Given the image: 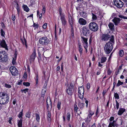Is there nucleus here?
I'll return each instance as SVG.
<instances>
[{
    "label": "nucleus",
    "instance_id": "obj_17",
    "mask_svg": "<svg viewBox=\"0 0 127 127\" xmlns=\"http://www.w3.org/2000/svg\"><path fill=\"white\" fill-rule=\"evenodd\" d=\"M84 103H83V102L82 103L79 101L78 103V106L82 110L84 108Z\"/></svg>",
    "mask_w": 127,
    "mask_h": 127
},
{
    "label": "nucleus",
    "instance_id": "obj_29",
    "mask_svg": "<svg viewBox=\"0 0 127 127\" xmlns=\"http://www.w3.org/2000/svg\"><path fill=\"white\" fill-rule=\"evenodd\" d=\"M87 13L84 12H83L82 13H80V15L81 16L84 17L85 18L87 17Z\"/></svg>",
    "mask_w": 127,
    "mask_h": 127
},
{
    "label": "nucleus",
    "instance_id": "obj_41",
    "mask_svg": "<svg viewBox=\"0 0 127 127\" xmlns=\"http://www.w3.org/2000/svg\"><path fill=\"white\" fill-rule=\"evenodd\" d=\"M17 13L18 14V15L20 12V7L19 6V5L18 3L17 4Z\"/></svg>",
    "mask_w": 127,
    "mask_h": 127
},
{
    "label": "nucleus",
    "instance_id": "obj_12",
    "mask_svg": "<svg viewBox=\"0 0 127 127\" xmlns=\"http://www.w3.org/2000/svg\"><path fill=\"white\" fill-rule=\"evenodd\" d=\"M82 32L84 35L87 36L89 34L90 30L88 27H84L82 29Z\"/></svg>",
    "mask_w": 127,
    "mask_h": 127
},
{
    "label": "nucleus",
    "instance_id": "obj_56",
    "mask_svg": "<svg viewBox=\"0 0 127 127\" xmlns=\"http://www.w3.org/2000/svg\"><path fill=\"white\" fill-rule=\"evenodd\" d=\"M16 19L15 16V15H12V19L13 21H14Z\"/></svg>",
    "mask_w": 127,
    "mask_h": 127
},
{
    "label": "nucleus",
    "instance_id": "obj_32",
    "mask_svg": "<svg viewBox=\"0 0 127 127\" xmlns=\"http://www.w3.org/2000/svg\"><path fill=\"white\" fill-rule=\"evenodd\" d=\"M71 115L70 113L68 112L67 114V121L69 122L70 121V118Z\"/></svg>",
    "mask_w": 127,
    "mask_h": 127
},
{
    "label": "nucleus",
    "instance_id": "obj_11",
    "mask_svg": "<svg viewBox=\"0 0 127 127\" xmlns=\"http://www.w3.org/2000/svg\"><path fill=\"white\" fill-rule=\"evenodd\" d=\"M81 38L82 42L84 44V47L87 50L88 47V44L87 42V38L83 37H81Z\"/></svg>",
    "mask_w": 127,
    "mask_h": 127
},
{
    "label": "nucleus",
    "instance_id": "obj_23",
    "mask_svg": "<svg viewBox=\"0 0 127 127\" xmlns=\"http://www.w3.org/2000/svg\"><path fill=\"white\" fill-rule=\"evenodd\" d=\"M79 50L80 54V55L82 53L83 49L82 48V46L80 43H78Z\"/></svg>",
    "mask_w": 127,
    "mask_h": 127
},
{
    "label": "nucleus",
    "instance_id": "obj_5",
    "mask_svg": "<svg viewBox=\"0 0 127 127\" xmlns=\"http://www.w3.org/2000/svg\"><path fill=\"white\" fill-rule=\"evenodd\" d=\"M118 16L120 18H121L120 19L119 18L116 17L114 18L112 20V21L115 24H118L120 23L122 19H127V17L124 16L122 15H118Z\"/></svg>",
    "mask_w": 127,
    "mask_h": 127
},
{
    "label": "nucleus",
    "instance_id": "obj_49",
    "mask_svg": "<svg viewBox=\"0 0 127 127\" xmlns=\"http://www.w3.org/2000/svg\"><path fill=\"white\" fill-rule=\"evenodd\" d=\"M32 26L34 27V29H35L36 28H38V24H33Z\"/></svg>",
    "mask_w": 127,
    "mask_h": 127
},
{
    "label": "nucleus",
    "instance_id": "obj_55",
    "mask_svg": "<svg viewBox=\"0 0 127 127\" xmlns=\"http://www.w3.org/2000/svg\"><path fill=\"white\" fill-rule=\"evenodd\" d=\"M90 84L89 83H88L87 84V88L88 89H90Z\"/></svg>",
    "mask_w": 127,
    "mask_h": 127
},
{
    "label": "nucleus",
    "instance_id": "obj_27",
    "mask_svg": "<svg viewBox=\"0 0 127 127\" xmlns=\"http://www.w3.org/2000/svg\"><path fill=\"white\" fill-rule=\"evenodd\" d=\"M92 117L88 115V117L86 119H85V121L87 123L90 122L91 119Z\"/></svg>",
    "mask_w": 127,
    "mask_h": 127
},
{
    "label": "nucleus",
    "instance_id": "obj_52",
    "mask_svg": "<svg viewBox=\"0 0 127 127\" xmlns=\"http://www.w3.org/2000/svg\"><path fill=\"white\" fill-rule=\"evenodd\" d=\"M59 12L60 16L64 15V14H63L62 13V9H61L60 8L59 9Z\"/></svg>",
    "mask_w": 127,
    "mask_h": 127
},
{
    "label": "nucleus",
    "instance_id": "obj_63",
    "mask_svg": "<svg viewBox=\"0 0 127 127\" xmlns=\"http://www.w3.org/2000/svg\"><path fill=\"white\" fill-rule=\"evenodd\" d=\"M47 24H43V27L44 29H45L47 28Z\"/></svg>",
    "mask_w": 127,
    "mask_h": 127
},
{
    "label": "nucleus",
    "instance_id": "obj_6",
    "mask_svg": "<svg viewBox=\"0 0 127 127\" xmlns=\"http://www.w3.org/2000/svg\"><path fill=\"white\" fill-rule=\"evenodd\" d=\"M39 42L42 45H47L50 42L49 40L46 37H42L40 38Z\"/></svg>",
    "mask_w": 127,
    "mask_h": 127
},
{
    "label": "nucleus",
    "instance_id": "obj_9",
    "mask_svg": "<svg viewBox=\"0 0 127 127\" xmlns=\"http://www.w3.org/2000/svg\"><path fill=\"white\" fill-rule=\"evenodd\" d=\"M9 69L11 74L13 75L16 76L18 75V71L15 66H11L10 68Z\"/></svg>",
    "mask_w": 127,
    "mask_h": 127
},
{
    "label": "nucleus",
    "instance_id": "obj_28",
    "mask_svg": "<svg viewBox=\"0 0 127 127\" xmlns=\"http://www.w3.org/2000/svg\"><path fill=\"white\" fill-rule=\"evenodd\" d=\"M108 26L111 30L112 31L114 30V24H108Z\"/></svg>",
    "mask_w": 127,
    "mask_h": 127
},
{
    "label": "nucleus",
    "instance_id": "obj_33",
    "mask_svg": "<svg viewBox=\"0 0 127 127\" xmlns=\"http://www.w3.org/2000/svg\"><path fill=\"white\" fill-rule=\"evenodd\" d=\"M119 54L121 57H122L124 55V52L123 50H120L119 52Z\"/></svg>",
    "mask_w": 127,
    "mask_h": 127
},
{
    "label": "nucleus",
    "instance_id": "obj_1",
    "mask_svg": "<svg viewBox=\"0 0 127 127\" xmlns=\"http://www.w3.org/2000/svg\"><path fill=\"white\" fill-rule=\"evenodd\" d=\"M114 42V36L112 35L109 41L106 44L104 47V51L106 54H109L111 52Z\"/></svg>",
    "mask_w": 127,
    "mask_h": 127
},
{
    "label": "nucleus",
    "instance_id": "obj_46",
    "mask_svg": "<svg viewBox=\"0 0 127 127\" xmlns=\"http://www.w3.org/2000/svg\"><path fill=\"white\" fill-rule=\"evenodd\" d=\"M28 89H26L24 90H21V91L23 93L24 92V93H26V92H28Z\"/></svg>",
    "mask_w": 127,
    "mask_h": 127
},
{
    "label": "nucleus",
    "instance_id": "obj_26",
    "mask_svg": "<svg viewBox=\"0 0 127 127\" xmlns=\"http://www.w3.org/2000/svg\"><path fill=\"white\" fill-rule=\"evenodd\" d=\"M107 60V58L105 57H102L101 59V63H105Z\"/></svg>",
    "mask_w": 127,
    "mask_h": 127
},
{
    "label": "nucleus",
    "instance_id": "obj_50",
    "mask_svg": "<svg viewBox=\"0 0 127 127\" xmlns=\"http://www.w3.org/2000/svg\"><path fill=\"white\" fill-rule=\"evenodd\" d=\"M1 35L3 36H4L5 34L4 32V31H3V30L2 29H1Z\"/></svg>",
    "mask_w": 127,
    "mask_h": 127
},
{
    "label": "nucleus",
    "instance_id": "obj_30",
    "mask_svg": "<svg viewBox=\"0 0 127 127\" xmlns=\"http://www.w3.org/2000/svg\"><path fill=\"white\" fill-rule=\"evenodd\" d=\"M115 101L116 102V104L115 106H114V107L115 108V106L116 107V109L118 110L119 108V104L117 100H116Z\"/></svg>",
    "mask_w": 127,
    "mask_h": 127
},
{
    "label": "nucleus",
    "instance_id": "obj_38",
    "mask_svg": "<svg viewBox=\"0 0 127 127\" xmlns=\"http://www.w3.org/2000/svg\"><path fill=\"white\" fill-rule=\"evenodd\" d=\"M94 114V112L92 111L91 110L89 111V113L88 114V115L92 117V116Z\"/></svg>",
    "mask_w": 127,
    "mask_h": 127
},
{
    "label": "nucleus",
    "instance_id": "obj_14",
    "mask_svg": "<svg viewBox=\"0 0 127 127\" xmlns=\"http://www.w3.org/2000/svg\"><path fill=\"white\" fill-rule=\"evenodd\" d=\"M36 55L35 50V49H34L33 50V52L31 55L30 59V61L31 62H33L34 61L36 57Z\"/></svg>",
    "mask_w": 127,
    "mask_h": 127
},
{
    "label": "nucleus",
    "instance_id": "obj_3",
    "mask_svg": "<svg viewBox=\"0 0 127 127\" xmlns=\"http://www.w3.org/2000/svg\"><path fill=\"white\" fill-rule=\"evenodd\" d=\"M7 57L5 51H0V62H6L7 61Z\"/></svg>",
    "mask_w": 127,
    "mask_h": 127
},
{
    "label": "nucleus",
    "instance_id": "obj_51",
    "mask_svg": "<svg viewBox=\"0 0 127 127\" xmlns=\"http://www.w3.org/2000/svg\"><path fill=\"white\" fill-rule=\"evenodd\" d=\"M27 67L28 72L29 73V74H30V66L28 65H27Z\"/></svg>",
    "mask_w": 127,
    "mask_h": 127
},
{
    "label": "nucleus",
    "instance_id": "obj_25",
    "mask_svg": "<svg viewBox=\"0 0 127 127\" xmlns=\"http://www.w3.org/2000/svg\"><path fill=\"white\" fill-rule=\"evenodd\" d=\"M23 8L24 10L26 12H28L30 10V9L26 5H23Z\"/></svg>",
    "mask_w": 127,
    "mask_h": 127
},
{
    "label": "nucleus",
    "instance_id": "obj_15",
    "mask_svg": "<svg viewBox=\"0 0 127 127\" xmlns=\"http://www.w3.org/2000/svg\"><path fill=\"white\" fill-rule=\"evenodd\" d=\"M46 102L47 107V109H48L50 106L51 107H52V103L51 99L50 97H48L47 98L46 100Z\"/></svg>",
    "mask_w": 127,
    "mask_h": 127
},
{
    "label": "nucleus",
    "instance_id": "obj_2",
    "mask_svg": "<svg viewBox=\"0 0 127 127\" xmlns=\"http://www.w3.org/2000/svg\"><path fill=\"white\" fill-rule=\"evenodd\" d=\"M9 100V97L6 93L0 92V104H4L7 103Z\"/></svg>",
    "mask_w": 127,
    "mask_h": 127
},
{
    "label": "nucleus",
    "instance_id": "obj_18",
    "mask_svg": "<svg viewBox=\"0 0 127 127\" xmlns=\"http://www.w3.org/2000/svg\"><path fill=\"white\" fill-rule=\"evenodd\" d=\"M118 125L116 123H115L113 122H110L109 123L108 126L109 127H117Z\"/></svg>",
    "mask_w": 127,
    "mask_h": 127
},
{
    "label": "nucleus",
    "instance_id": "obj_40",
    "mask_svg": "<svg viewBox=\"0 0 127 127\" xmlns=\"http://www.w3.org/2000/svg\"><path fill=\"white\" fill-rule=\"evenodd\" d=\"M36 121L37 122H39V121L40 119V117L39 115L37 114H36Z\"/></svg>",
    "mask_w": 127,
    "mask_h": 127
},
{
    "label": "nucleus",
    "instance_id": "obj_22",
    "mask_svg": "<svg viewBox=\"0 0 127 127\" xmlns=\"http://www.w3.org/2000/svg\"><path fill=\"white\" fill-rule=\"evenodd\" d=\"M68 21L69 24H73L74 23V21L70 15H68Z\"/></svg>",
    "mask_w": 127,
    "mask_h": 127
},
{
    "label": "nucleus",
    "instance_id": "obj_19",
    "mask_svg": "<svg viewBox=\"0 0 127 127\" xmlns=\"http://www.w3.org/2000/svg\"><path fill=\"white\" fill-rule=\"evenodd\" d=\"M0 44L1 46L5 48L7 46V45L4 40H2L1 41Z\"/></svg>",
    "mask_w": 127,
    "mask_h": 127
},
{
    "label": "nucleus",
    "instance_id": "obj_35",
    "mask_svg": "<svg viewBox=\"0 0 127 127\" xmlns=\"http://www.w3.org/2000/svg\"><path fill=\"white\" fill-rule=\"evenodd\" d=\"M17 54L18 52L17 51V50H15V53L14 55V57L13 58L16 59Z\"/></svg>",
    "mask_w": 127,
    "mask_h": 127
},
{
    "label": "nucleus",
    "instance_id": "obj_57",
    "mask_svg": "<svg viewBox=\"0 0 127 127\" xmlns=\"http://www.w3.org/2000/svg\"><path fill=\"white\" fill-rule=\"evenodd\" d=\"M71 27H72L71 28V36H73L74 35V33L73 32V28L72 27V26L71 25Z\"/></svg>",
    "mask_w": 127,
    "mask_h": 127
},
{
    "label": "nucleus",
    "instance_id": "obj_64",
    "mask_svg": "<svg viewBox=\"0 0 127 127\" xmlns=\"http://www.w3.org/2000/svg\"><path fill=\"white\" fill-rule=\"evenodd\" d=\"M106 92V91H103L102 92V95L103 96H104Z\"/></svg>",
    "mask_w": 127,
    "mask_h": 127
},
{
    "label": "nucleus",
    "instance_id": "obj_7",
    "mask_svg": "<svg viewBox=\"0 0 127 127\" xmlns=\"http://www.w3.org/2000/svg\"><path fill=\"white\" fill-rule=\"evenodd\" d=\"M74 85L71 83L70 84L69 87L66 91V93L69 95H71L73 94V91L74 89Z\"/></svg>",
    "mask_w": 127,
    "mask_h": 127
},
{
    "label": "nucleus",
    "instance_id": "obj_16",
    "mask_svg": "<svg viewBox=\"0 0 127 127\" xmlns=\"http://www.w3.org/2000/svg\"><path fill=\"white\" fill-rule=\"evenodd\" d=\"M126 111V109L124 108H120L118 111V114L121 115Z\"/></svg>",
    "mask_w": 127,
    "mask_h": 127
},
{
    "label": "nucleus",
    "instance_id": "obj_60",
    "mask_svg": "<svg viewBox=\"0 0 127 127\" xmlns=\"http://www.w3.org/2000/svg\"><path fill=\"white\" fill-rule=\"evenodd\" d=\"M12 118L11 117H10L9 118V119L8 121L9 123V124H11V120H12Z\"/></svg>",
    "mask_w": 127,
    "mask_h": 127
},
{
    "label": "nucleus",
    "instance_id": "obj_43",
    "mask_svg": "<svg viewBox=\"0 0 127 127\" xmlns=\"http://www.w3.org/2000/svg\"><path fill=\"white\" fill-rule=\"evenodd\" d=\"M23 115V112L22 111L20 112L18 115V117H19V118H20V119H22V116Z\"/></svg>",
    "mask_w": 127,
    "mask_h": 127
},
{
    "label": "nucleus",
    "instance_id": "obj_47",
    "mask_svg": "<svg viewBox=\"0 0 127 127\" xmlns=\"http://www.w3.org/2000/svg\"><path fill=\"white\" fill-rule=\"evenodd\" d=\"M26 116L27 117L30 118L31 116L30 113L29 112H27L26 114Z\"/></svg>",
    "mask_w": 127,
    "mask_h": 127
},
{
    "label": "nucleus",
    "instance_id": "obj_4",
    "mask_svg": "<svg viewBox=\"0 0 127 127\" xmlns=\"http://www.w3.org/2000/svg\"><path fill=\"white\" fill-rule=\"evenodd\" d=\"M78 95L80 98L83 100H85V98H83L84 92V88L83 86L79 87L78 90Z\"/></svg>",
    "mask_w": 127,
    "mask_h": 127
},
{
    "label": "nucleus",
    "instance_id": "obj_53",
    "mask_svg": "<svg viewBox=\"0 0 127 127\" xmlns=\"http://www.w3.org/2000/svg\"><path fill=\"white\" fill-rule=\"evenodd\" d=\"M16 59L13 58L12 63L13 65H15L16 64Z\"/></svg>",
    "mask_w": 127,
    "mask_h": 127
},
{
    "label": "nucleus",
    "instance_id": "obj_24",
    "mask_svg": "<svg viewBox=\"0 0 127 127\" xmlns=\"http://www.w3.org/2000/svg\"><path fill=\"white\" fill-rule=\"evenodd\" d=\"M22 119H20L19 120H17V122L18 127H22Z\"/></svg>",
    "mask_w": 127,
    "mask_h": 127
},
{
    "label": "nucleus",
    "instance_id": "obj_10",
    "mask_svg": "<svg viewBox=\"0 0 127 127\" xmlns=\"http://www.w3.org/2000/svg\"><path fill=\"white\" fill-rule=\"evenodd\" d=\"M89 27L91 30L94 32L97 31L98 29L97 24H89Z\"/></svg>",
    "mask_w": 127,
    "mask_h": 127
},
{
    "label": "nucleus",
    "instance_id": "obj_13",
    "mask_svg": "<svg viewBox=\"0 0 127 127\" xmlns=\"http://www.w3.org/2000/svg\"><path fill=\"white\" fill-rule=\"evenodd\" d=\"M109 35L108 34H103L101 36V39L103 41H107L109 38Z\"/></svg>",
    "mask_w": 127,
    "mask_h": 127
},
{
    "label": "nucleus",
    "instance_id": "obj_39",
    "mask_svg": "<svg viewBox=\"0 0 127 127\" xmlns=\"http://www.w3.org/2000/svg\"><path fill=\"white\" fill-rule=\"evenodd\" d=\"M61 102L60 101H58L57 104V108L59 110L61 109Z\"/></svg>",
    "mask_w": 127,
    "mask_h": 127
},
{
    "label": "nucleus",
    "instance_id": "obj_36",
    "mask_svg": "<svg viewBox=\"0 0 127 127\" xmlns=\"http://www.w3.org/2000/svg\"><path fill=\"white\" fill-rule=\"evenodd\" d=\"M74 111L75 112V113H77V109H78V107L77 106L76 104H75L74 105Z\"/></svg>",
    "mask_w": 127,
    "mask_h": 127
},
{
    "label": "nucleus",
    "instance_id": "obj_61",
    "mask_svg": "<svg viewBox=\"0 0 127 127\" xmlns=\"http://www.w3.org/2000/svg\"><path fill=\"white\" fill-rule=\"evenodd\" d=\"M45 6H43V8L42 9V13H44L45 12Z\"/></svg>",
    "mask_w": 127,
    "mask_h": 127
},
{
    "label": "nucleus",
    "instance_id": "obj_44",
    "mask_svg": "<svg viewBox=\"0 0 127 127\" xmlns=\"http://www.w3.org/2000/svg\"><path fill=\"white\" fill-rule=\"evenodd\" d=\"M34 79L36 81V84H37L38 83V77L37 74H36V77L34 78Z\"/></svg>",
    "mask_w": 127,
    "mask_h": 127
},
{
    "label": "nucleus",
    "instance_id": "obj_59",
    "mask_svg": "<svg viewBox=\"0 0 127 127\" xmlns=\"http://www.w3.org/2000/svg\"><path fill=\"white\" fill-rule=\"evenodd\" d=\"M114 119V118L113 117H110L109 119V120L110 122H111Z\"/></svg>",
    "mask_w": 127,
    "mask_h": 127
},
{
    "label": "nucleus",
    "instance_id": "obj_48",
    "mask_svg": "<svg viewBox=\"0 0 127 127\" xmlns=\"http://www.w3.org/2000/svg\"><path fill=\"white\" fill-rule=\"evenodd\" d=\"M92 19L93 20H96L97 18V17L95 14L93 13H92Z\"/></svg>",
    "mask_w": 127,
    "mask_h": 127
},
{
    "label": "nucleus",
    "instance_id": "obj_45",
    "mask_svg": "<svg viewBox=\"0 0 127 127\" xmlns=\"http://www.w3.org/2000/svg\"><path fill=\"white\" fill-rule=\"evenodd\" d=\"M4 86L6 88H10L11 87V86L9 84H7L6 83L4 84Z\"/></svg>",
    "mask_w": 127,
    "mask_h": 127
},
{
    "label": "nucleus",
    "instance_id": "obj_62",
    "mask_svg": "<svg viewBox=\"0 0 127 127\" xmlns=\"http://www.w3.org/2000/svg\"><path fill=\"white\" fill-rule=\"evenodd\" d=\"M23 77L25 79L27 78V74L26 72L24 73Z\"/></svg>",
    "mask_w": 127,
    "mask_h": 127
},
{
    "label": "nucleus",
    "instance_id": "obj_42",
    "mask_svg": "<svg viewBox=\"0 0 127 127\" xmlns=\"http://www.w3.org/2000/svg\"><path fill=\"white\" fill-rule=\"evenodd\" d=\"M23 85L26 86H29L30 85V83L28 82H24L23 83Z\"/></svg>",
    "mask_w": 127,
    "mask_h": 127
},
{
    "label": "nucleus",
    "instance_id": "obj_37",
    "mask_svg": "<svg viewBox=\"0 0 127 127\" xmlns=\"http://www.w3.org/2000/svg\"><path fill=\"white\" fill-rule=\"evenodd\" d=\"M114 96L115 99H118L119 98V97L118 94L117 93H115L114 94Z\"/></svg>",
    "mask_w": 127,
    "mask_h": 127
},
{
    "label": "nucleus",
    "instance_id": "obj_34",
    "mask_svg": "<svg viewBox=\"0 0 127 127\" xmlns=\"http://www.w3.org/2000/svg\"><path fill=\"white\" fill-rule=\"evenodd\" d=\"M123 84V82H121L120 80H118L117 84L116 85V86L118 87L120 85H122Z\"/></svg>",
    "mask_w": 127,
    "mask_h": 127
},
{
    "label": "nucleus",
    "instance_id": "obj_21",
    "mask_svg": "<svg viewBox=\"0 0 127 127\" xmlns=\"http://www.w3.org/2000/svg\"><path fill=\"white\" fill-rule=\"evenodd\" d=\"M79 22L80 24H86V21L82 18H80L79 20Z\"/></svg>",
    "mask_w": 127,
    "mask_h": 127
},
{
    "label": "nucleus",
    "instance_id": "obj_58",
    "mask_svg": "<svg viewBox=\"0 0 127 127\" xmlns=\"http://www.w3.org/2000/svg\"><path fill=\"white\" fill-rule=\"evenodd\" d=\"M111 72V71L110 70V69H109L107 71L108 74V75H110Z\"/></svg>",
    "mask_w": 127,
    "mask_h": 127
},
{
    "label": "nucleus",
    "instance_id": "obj_20",
    "mask_svg": "<svg viewBox=\"0 0 127 127\" xmlns=\"http://www.w3.org/2000/svg\"><path fill=\"white\" fill-rule=\"evenodd\" d=\"M61 17V19L62 24H66L67 22L65 19L64 17V15H62Z\"/></svg>",
    "mask_w": 127,
    "mask_h": 127
},
{
    "label": "nucleus",
    "instance_id": "obj_54",
    "mask_svg": "<svg viewBox=\"0 0 127 127\" xmlns=\"http://www.w3.org/2000/svg\"><path fill=\"white\" fill-rule=\"evenodd\" d=\"M98 113H99L98 109V107H97V108L96 111L95 113V115L96 116H99V115H98Z\"/></svg>",
    "mask_w": 127,
    "mask_h": 127
},
{
    "label": "nucleus",
    "instance_id": "obj_31",
    "mask_svg": "<svg viewBox=\"0 0 127 127\" xmlns=\"http://www.w3.org/2000/svg\"><path fill=\"white\" fill-rule=\"evenodd\" d=\"M47 119L49 120H50L51 116V112H50L48 111L47 113Z\"/></svg>",
    "mask_w": 127,
    "mask_h": 127
},
{
    "label": "nucleus",
    "instance_id": "obj_8",
    "mask_svg": "<svg viewBox=\"0 0 127 127\" xmlns=\"http://www.w3.org/2000/svg\"><path fill=\"white\" fill-rule=\"evenodd\" d=\"M114 3L115 5L119 8L122 7L124 5V3L121 0H114Z\"/></svg>",
    "mask_w": 127,
    "mask_h": 127
}]
</instances>
